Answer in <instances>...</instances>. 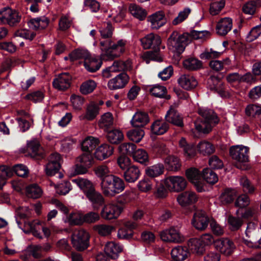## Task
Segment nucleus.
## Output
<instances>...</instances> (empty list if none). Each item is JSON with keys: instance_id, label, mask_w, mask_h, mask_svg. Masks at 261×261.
Here are the masks:
<instances>
[{"instance_id": "obj_1", "label": "nucleus", "mask_w": 261, "mask_h": 261, "mask_svg": "<svg viewBox=\"0 0 261 261\" xmlns=\"http://www.w3.org/2000/svg\"><path fill=\"white\" fill-rule=\"evenodd\" d=\"M101 38L99 40L101 56L105 60H112L120 57L126 50L127 41L120 39L113 42L111 37L113 27L110 23L104 24L99 29Z\"/></svg>"}, {"instance_id": "obj_2", "label": "nucleus", "mask_w": 261, "mask_h": 261, "mask_svg": "<svg viewBox=\"0 0 261 261\" xmlns=\"http://www.w3.org/2000/svg\"><path fill=\"white\" fill-rule=\"evenodd\" d=\"M100 187L105 196H113L124 190L125 184L121 178L112 174L101 180Z\"/></svg>"}, {"instance_id": "obj_3", "label": "nucleus", "mask_w": 261, "mask_h": 261, "mask_svg": "<svg viewBox=\"0 0 261 261\" xmlns=\"http://www.w3.org/2000/svg\"><path fill=\"white\" fill-rule=\"evenodd\" d=\"M205 251V247L197 238H192L188 240L186 246H180V261L186 259L190 256L191 252L201 255Z\"/></svg>"}, {"instance_id": "obj_4", "label": "nucleus", "mask_w": 261, "mask_h": 261, "mask_svg": "<svg viewBox=\"0 0 261 261\" xmlns=\"http://www.w3.org/2000/svg\"><path fill=\"white\" fill-rule=\"evenodd\" d=\"M89 233L85 229H75L71 236V244L76 250L83 251L89 246Z\"/></svg>"}, {"instance_id": "obj_5", "label": "nucleus", "mask_w": 261, "mask_h": 261, "mask_svg": "<svg viewBox=\"0 0 261 261\" xmlns=\"http://www.w3.org/2000/svg\"><path fill=\"white\" fill-rule=\"evenodd\" d=\"M19 13L9 7L4 8L0 11V20L3 23L14 26L20 21Z\"/></svg>"}, {"instance_id": "obj_6", "label": "nucleus", "mask_w": 261, "mask_h": 261, "mask_svg": "<svg viewBox=\"0 0 261 261\" xmlns=\"http://www.w3.org/2000/svg\"><path fill=\"white\" fill-rule=\"evenodd\" d=\"M186 175L188 180L194 186L198 192L204 191V182L202 179V174L194 167H191L186 171Z\"/></svg>"}, {"instance_id": "obj_7", "label": "nucleus", "mask_w": 261, "mask_h": 261, "mask_svg": "<svg viewBox=\"0 0 261 261\" xmlns=\"http://www.w3.org/2000/svg\"><path fill=\"white\" fill-rule=\"evenodd\" d=\"M249 148L243 145L231 146L229 153L232 159L240 163H246L249 161Z\"/></svg>"}, {"instance_id": "obj_8", "label": "nucleus", "mask_w": 261, "mask_h": 261, "mask_svg": "<svg viewBox=\"0 0 261 261\" xmlns=\"http://www.w3.org/2000/svg\"><path fill=\"white\" fill-rule=\"evenodd\" d=\"M123 210L122 207L117 204L110 203L105 205L101 212L102 218L110 220L117 218Z\"/></svg>"}, {"instance_id": "obj_9", "label": "nucleus", "mask_w": 261, "mask_h": 261, "mask_svg": "<svg viewBox=\"0 0 261 261\" xmlns=\"http://www.w3.org/2000/svg\"><path fill=\"white\" fill-rule=\"evenodd\" d=\"M93 162V157L90 152H85L76 159V171L77 174H84L87 171Z\"/></svg>"}, {"instance_id": "obj_10", "label": "nucleus", "mask_w": 261, "mask_h": 261, "mask_svg": "<svg viewBox=\"0 0 261 261\" xmlns=\"http://www.w3.org/2000/svg\"><path fill=\"white\" fill-rule=\"evenodd\" d=\"M210 221L205 212L202 210L197 211L194 214L192 224L197 230H205Z\"/></svg>"}, {"instance_id": "obj_11", "label": "nucleus", "mask_w": 261, "mask_h": 261, "mask_svg": "<svg viewBox=\"0 0 261 261\" xmlns=\"http://www.w3.org/2000/svg\"><path fill=\"white\" fill-rule=\"evenodd\" d=\"M131 68L130 62L129 61H123L121 60L116 61L113 64L104 69L102 72L103 76L105 77H109L111 76V72H116L129 70Z\"/></svg>"}, {"instance_id": "obj_12", "label": "nucleus", "mask_w": 261, "mask_h": 261, "mask_svg": "<svg viewBox=\"0 0 261 261\" xmlns=\"http://www.w3.org/2000/svg\"><path fill=\"white\" fill-rule=\"evenodd\" d=\"M128 81V75L125 72H121L109 81L108 87L112 90L122 89L126 85Z\"/></svg>"}, {"instance_id": "obj_13", "label": "nucleus", "mask_w": 261, "mask_h": 261, "mask_svg": "<svg viewBox=\"0 0 261 261\" xmlns=\"http://www.w3.org/2000/svg\"><path fill=\"white\" fill-rule=\"evenodd\" d=\"M215 246L218 251L226 256L231 255L235 248L233 242L227 238L216 240Z\"/></svg>"}, {"instance_id": "obj_14", "label": "nucleus", "mask_w": 261, "mask_h": 261, "mask_svg": "<svg viewBox=\"0 0 261 261\" xmlns=\"http://www.w3.org/2000/svg\"><path fill=\"white\" fill-rule=\"evenodd\" d=\"M141 45L143 48H153L156 49L161 43L160 37L156 34L150 33L140 39Z\"/></svg>"}, {"instance_id": "obj_15", "label": "nucleus", "mask_w": 261, "mask_h": 261, "mask_svg": "<svg viewBox=\"0 0 261 261\" xmlns=\"http://www.w3.org/2000/svg\"><path fill=\"white\" fill-rule=\"evenodd\" d=\"M198 199L196 194L192 192H185L180 194V212H184V207L188 206V211L192 210V204L195 203Z\"/></svg>"}, {"instance_id": "obj_16", "label": "nucleus", "mask_w": 261, "mask_h": 261, "mask_svg": "<svg viewBox=\"0 0 261 261\" xmlns=\"http://www.w3.org/2000/svg\"><path fill=\"white\" fill-rule=\"evenodd\" d=\"M71 76L66 72L59 74L53 81L54 88L59 90H65L70 86Z\"/></svg>"}, {"instance_id": "obj_17", "label": "nucleus", "mask_w": 261, "mask_h": 261, "mask_svg": "<svg viewBox=\"0 0 261 261\" xmlns=\"http://www.w3.org/2000/svg\"><path fill=\"white\" fill-rule=\"evenodd\" d=\"M148 21L150 23V27L152 29L157 30L166 23L167 19L164 12L163 11H159L149 16Z\"/></svg>"}, {"instance_id": "obj_18", "label": "nucleus", "mask_w": 261, "mask_h": 261, "mask_svg": "<svg viewBox=\"0 0 261 261\" xmlns=\"http://www.w3.org/2000/svg\"><path fill=\"white\" fill-rule=\"evenodd\" d=\"M162 241L167 242L178 243L179 240V232L178 227H171L163 230L160 233Z\"/></svg>"}, {"instance_id": "obj_19", "label": "nucleus", "mask_w": 261, "mask_h": 261, "mask_svg": "<svg viewBox=\"0 0 261 261\" xmlns=\"http://www.w3.org/2000/svg\"><path fill=\"white\" fill-rule=\"evenodd\" d=\"M94 210H98L105 203V198L102 195L95 190V188L89 192L86 196Z\"/></svg>"}, {"instance_id": "obj_20", "label": "nucleus", "mask_w": 261, "mask_h": 261, "mask_svg": "<svg viewBox=\"0 0 261 261\" xmlns=\"http://www.w3.org/2000/svg\"><path fill=\"white\" fill-rule=\"evenodd\" d=\"M168 49L174 53V56H179V34L178 32H173L168 40Z\"/></svg>"}, {"instance_id": "obj_21", "label": "nucleus", "mask_w": 261, "mask_h": 261, "mask_svg": "<svg viewBox=\"0 0 261 261\" xmlns=\"http://www.w3.org/2000/svg\"><path fill=\"white\" fill-rule=\"evenodd\" d=\"M166 120L175 125L179 126V112L178 104L171 106L165 115Z\"/></svg>"}, {"instance_id": "obj_22", "label": "nucleus", "mask_w": 261, "mask_h": 261, "mask_svg": "<svg viewBox=\"0 0 261 261\" xmlns=\"http://www.w3.org/2000/svg\"><path fill=\"white\" fill-rule=\"evenodd\" d=\"M149 121L148 115L145 112H137L130 120V124L135 127H141L146 125Z\"/></svg>"}, {"instance_id": "obj_23", "label": "nucleus", "mask_w": 261, "mask_h": 261, "mask_svg": "<svg viewBox=\"0 0 261 261\" xmlns=\"http://www.w3.org/2000/svg\"><path fill=\"white\" fill-rule=\"evenodd\" d=\"M114 148L113 146L103 144L99 146L95 151V157L99 161H102L110 157L113 153Z\"/></svg>"}, {"instance_id": "obj_24", "label": "nucleus", "mask_w": 261, "mask_h": 261, "mask_svg": "<svg viewBox=\"0 0 261 261\" xmlns=\"http://www.w3.org/2000/svg\"><path fill=\"white\" fill-rule=\"evenodd\" d=\"M198 113L207 121L212 124L215 125L219 122L217 114L214 111L205 108H200L198 110Z\"/></svg>"}, {"instance_id": "obj_25", "label": "nucleus", "mask_w": 261, "mask_h": 261, "mask_svg": "<svg viewBox=\"0 0 261 261\" xmlns=\"http://www.w3.org/2000/svg\"><path fill=\"white\" fill-rule=\"evenodd\" d=\"M106 254L112 259H116L122 251V247L113 242L107 243L104 249Z\"/></svg>"}, {"instance_id": "obj_26", "label": "nucleus", "mask_w": 261, "mask_h": 261, "mask_svg": "<svg viewBox=\"0 0 261 261\" xmlns=\"http://www.w3.org/2000/svg\"><path fill=\"white\" fill-rule=\"evenodd\" d=\"M184 67L189 71H197L203 68L202 61L195 57H190L182 62Z\"/></svg>"}, {"instance_id": "obj_27", "label": "nucleus", "mask_w": 261, "mask_h": 261, "mask_svg": "<svg viewBox=\"0 0 261 261\" xmlns=\"http://www.w3.org/2000/svg\"><path fill=\"white\" fill-rule=\"evenodd\" d=\"M49 19L45 16L36 17L31 19L29 22L28 24L30 29L40 31L45 29L48 25Z\"/></svg>"}, {"instance_id": "obj_28", "label": "nucleus", "mask_w": 261, "mask_h": 261, "mask_svg": "<svg viewBox=\"0 0 261 261\" xmlns=\"http://www.w3.org/2000/svg\"><path fill=\"white\" fill-rule=\"evenodd\" d=\"M180 148H182L183 156L186 160L193 158L196 154L194 145L192 144H188L184 138H180Z\"/></svg>"}, {"instance_id": "obj_29", "label": "nucleus", "mask_w": 261, "mask_h": 261, "mask_svg": "<svg viewBox=\"0 0 261 261\" xmlns=\"http://www.w3.org/2000/svg\"><path fill=\"white\" fill-rule=\"evenodd\" d=\"M72 181L80 188L85 196L95 189L93 183L87 179L77 178L72 179Z\"/></svg>"}, {"instance_id": "obj_30", "label": "nucleus", "mask_w": 261, "mask_h": 261, "mask_svg": "<svg viewBox=\"0 0 261 261\" xmlns=\"http://www.w3.org/2000/svg\"><path fill=\"white\" fill-rule=\"evenodd\" d=\"M232 26L231 19L230 18H224L217 24V33L220 36H225L230 31Z\"/></svg>"}, {"instance_id": "obj_31", "label": "nucleus", "mask_w": 261, "mask_h": 261, "mask_svg": "<svg viewBox=\"0 0 261 261\" xmlns=\"http://www.w3.org/2000/svg\"><path fill=\"white\" fill-rule=\"evenodd\" d=\"M99 108L98 106L93 102L88 106L86 112L80 116V120H92L98 114Z\"/></svg>"}, {"instance_id": "obj_32", "label": "nucleus", "mask_w": 261, "mask_h": 261, "mask_svg": "<svg viewBox=\"0 0 261 261\" xmlns=\"http://www.w3.org/2000/svg\"><path fill=\"white\" fill-rule=\"evenodd\" d=\"M151 94L156 97L169 99L171 97L167 94V89L165 87L159 84L152 86L149 89Z\"/></svg>"}, {"instance_id": "obj_33", "label": "nucleus", "mask_w": 261, "mask_h": 261, "mask_svg": "<svg viewBox=\"0 0 261 261\" xmlns=\"http://www.w3.org/2000/svg\"><path fill=\"white\" fill-rule=\"evenodd\" d=\"M197 85L196 79L190 74H184L180 76V87L183 89L190 90Z\"/></svg>"}, {"instance_id": "obj_34", "label": "nucleus", "mask_w": 261, "mask_h": 261, "mask_svg": "<svg viewBox=\"0 0 261 261\" xmlns=\"http://www.w3.org/2000/svg\"><path fill=\"white\" fill-rule=\"evenodd\" d=\"M140 175V170L136 166L129 167L124 173V179L128 182H134L139 178Z\"/></svg>"}, {"instance_id": "obj_35", "label": "nucleus", "mask_w": 261, "mask_h": 261, "mask_svg": "<svg viewBox=\"0 0 261 261\" xmlns=\"http://www.w3.org/2000/svg\"><path fill=\"white\" fill-rule=\"evenodd\" d=\"M237 196L236 190L231 188H225L222 192L219 199L223 204L231 203Z\"/></svg>"}, {"instance_id": "obj_36", "label": "nucleus", "mask_w": 261, "mask_h": 261, "mask_svg": "<svg viewBox=\"0 0 261 261\" xmlns=\"http://www.w3.org/2000/svg\"><path fill=\"white\" fill-rule=\"evenodd\" d=\"M168 128V124L163 120L155 121L151 126L152 133L157 135L164 134L167 131Z\"/></svg>"}, {"instance_id": "obj_37", "label": "nucleus", "mask_w": 261, "mask_h": 261, "mask_svg": "<svg viewBox=\"0 0 261 261\" xmlns=\"http://www.w3.org/2000/svg\"><path fill=\"white\" fill-rule=\"evenodd\" d=\"M99 143L97 138L92 136L86 138L81 143L82 150L84 152H91Z\"/></svg>"}, {"instance_id": "obj_38", "label": "nucleus", "mask_w": 261, "mask_h": 261, "mask_svg": "<svg viewBox=\"0 0 261 261\" xmlns=\"http://www.w3.org/2000/svg\"><path fill=\"white\" fill-rule=\"evenodd\" d=\"M129 11L133 16L140 20H144L147 15L145 10L135 4L129 5Z\"/></svg>"}, {"instance_id": "obj_39", "label": "nucleus", "mask_w": 261, "mask_h": 261, "mask_svg": "<svg viewBox=\"0 0 261 261\" xmlns=\"http://www.w3.org/2000/svg\"><path fill=\"white\" fill-rule=\"evenodd\" d=\"M91 55L86 49L78 48L72 51L69 55V58L73 61L77 59H84V61L88 60Z\"/></svg>"}, {"instance_id": "obj_40", "label": "nucleus", "mask_w": 261, "mask_h": 261, "mask_svg": "<svg viewBox=\"0 0 261 261\" xmlns=\"http://www.w3.org/2000/svg\"><path fill=\"white\" fill-rule=\"evenodd\" d=\"M108 141L112 144H118L124 138L122 132L118 129H114L109 131L107 135Z\"/></svg>"}, {"instance_id": "obj_41", "label": "nucleus", "mask_w": 261, "mask_h": 261, "mask_svg": "<svg viewBox=\"0 0 261 261\" xmlns=\"http://www.w3.org/2000/svg\"><path fill=\"white\" fill-rule=\"evenodd\" d=\"M202 179L207 183L214 185L218 180V177L217 174L212 169L206 168L203 169L202 173Z\"/></svg>"}, {"instance_id": "obj_42", "label": "nucleus", "mask_w": 261, "mask_h": 261, "mask_svg": "<svg viewBox=\"0 0 261 261\" xmlns=\"http://www.w3.org/2000/svg\"><path fill=\"white\" fill-rule=\"evenodd\" d=\"M165 185L169 190L178 192L179 191V177L170 176L165 180Z\"/></svg>"}, {"instance_id": "obj_43", "label": "nucleus", "mask_w": 261, "mask_h": 261, "mask_svg": "<svg viewBox=\"0 0 261 261\" xmlns=\"http://www.w3.org/2000/svg\"><path fill=\"white\" fill-rule=\"evenodd\" d=\"M164 165L168 171H177L179 168V159L174 155L169 156L165 159Z\"/></svg>"}, {"instance_id": "obj_44", "label": "nucleus", "mask_w": 261, "mask_h": 261, "mask_svg": "<svg viewBox=\"0 0 261 261\" xmlns=\"http://www.w3.org/2000/svg\"><path fill=\"white\" fill-rule=\"evenodd\" d=\"M195 128L200 133L208 134L212 129L213 124L204 120L197 119L195 122Z\"/></svg>"}, {"instance_id": "obj_45", "label": "nucleus", "mask_w": 261, "mask_h": 261, "mask_svg": "<svg viewBox=\"0 0 261 261\" xmlns=\"http://www.w3.org/2000/svg\"><path fill=\"white\" fill-rule=\"evenodd\" d=\"M126 11L122 6H118L111 11L108 17H111L114 21L120 22L125 16Z\"/></svg>"}, {"instance_id": "obj_46", "label": "nucleus", "mask_w": 261, "mask_h": 261, "mask_svg": "<svg viewBox=\"0 0 261 261\" xmlns=\"http://www.w3.org/2000/svg\"><path fill=\"white\" fill-rule=\"evenodd\" d=\"M164 167L162 164H156L147 167L145 170V173L149 177H157L164 172Z\"/></svg>"}, {"instance_id": "obj_47", "label": "nucleus", "mask_w": 261, "mask_h": 261, "mask_svg": "<svg viewBox=\"0 0 261 261\" xmlns=\"http://www.w3.org/2000/svg\"><path fill=\"white\" fill-rule=\"evenodd\" d=\"M227 223L229 229L236 231L241 228L243 224V221L242 218L229 216L227 218Z\"/></svg>"}, {"instance_id": "obj_48", "label": "nucleus", "mask_w": 261, "mask_h": 261, "mask_svg": "<svg viewBox=\"0 0 261 261\" xmlns=\"http://www.w3.org/2000/svg\"><path fill=\"white\" fill-rule=\"evenodd\" d=\"M101 65V61L90 57L86 61H84L85 68L89 71L93 72L98 70Z\"/></svg>"}, {"instance_id": "obj_49", "label": "nucleus", "mask_w": 261, "mask_h": 261, "mask_svg": "<svg viewBox=\"0 0 261 261\" xmlns=\"http://www.w3.org/2000/svg\"><path fill=\"white\" fill-rule=\"evenodd\" d=\"M28 150L31 151V155L33 158L36 156H41V148L39 142L36 140H33L27 143Z\"/></svg>"}, {"instance_id": "obj_50", "label": "nucleus", "mask_w": 261, "mask_h": 261, "mask_svg": "<svg viewBox=\"0 0 261 261\" xmlns=\"http://www.w3.org/2000/svg\"><path fill=\"white\" fill-rule=\"evenodd\" d=\"M231 64V61L228 58H226L222 61L212 60L209 63L210 67L216 71L222 70L225 65L229 66Z\"/></svg>"}, {"instance_id": "obj_51", "label": "nucleus", "mask_w": 261, "mask_h": 261, "mask_svg": "<svg viewBox=\"0 0 261 261\" xmlns=\"http://www.w3.org/2000/svg\"><path fill=\"white\" fill-rule=\"evenodd\" d=\"M199 152L203 155H210L215 151L214 146L205 141L199 142L197 145Z\"/></svg>"}, {"instance_id": "obj_52", "label": "nucleus", "mask_w": 261, "mask_h": 261, "mask_svg": "<svg viewBox=\"0 0 261 261\" xmlns=\"http://www.w3.org/2000/svg\"><path fill=\"white\" fill-rule=\"evenodd\" d=\"M42 193V190L37 185L33 184L26 187V194L29 197L38 198L41 196Z\"/></svg>"}, {"instance_id": "obj_53", "label": "nucleus", "mask_w": 261, "mask_h": 261, "mask_svg": "<svg viewBox=\"0 0 261 261\" xmlns=\"http://www.w3.org/2000/svg\"><path fill=\"white\" fill-rule=\"evenodd\" d=\"M144 131L142 129H133L127 132V136L133 142H139L144 136Z\"/></svg>"}, {"instance_id": "obj_54", "label": "nucleus", "mask_w": 261, "mask_h": 261, "mask_svg": "<svg viewBox=\"0 0 261 261\" xmlns=\"http://www.w3.org/2000/svg\"><path fill=\"white\" fill-rule=\"evenodd\" d=\"M135 161L141 164H146L148 162V155L147 152L142 149L135 150L133 155Z\"/></svg>"}, {"instance_id": "obj_55", "label": "nucleus", "mask_w": 261, "mask_h": 261, "mask_svg": "<svg viewBox=\"0 0 261 261\" xmlns=\"http://www.w3.org/2000/svg\"><path fill=\"white\" fill-rule=\"evenodd\" d=\"M207 82L210 89L218 91V92L221 96H223L224 91L222 89L218 91V86L221 82L220 80L218 77L215 75H211L207 79Z\"/></svg>"}, {"instance_id": "obj_56", "label": "nucleus", "mask_w": 261, "mask_h": 261, "mask_svg": "<svg viewBox=\"0 0 261 261\" xmlns=\"http://www.w3.org/2000/svg\"><path fill=\"white\" fill-rule=\"evenodd\" d=\"M94 172L96 175L99 178L103 180L107 176L112 175L109 167L106 165H101L97 166L94 169Z\"/></svg>"}, {"instance_id": "obj_57", "label": "nucleus", "mask_w": 261, "mask_h": 261, "mask_svg": "<svg viewBox=\"0 0 261 261\" xmlns=\"http://www.w3.org/2000/svg\"><path fill=\"white\" fill-rule=\"evenodd\" d=\"M152 185L151 180L148 178H144L138 182L137 187L141 192L147 193L152 189Z\"/></svg>"}, {"instance_id": "obj_58", "label": "nucleus", "mask_w": 261, "mask_h": 261, "mask_svg": "<svg viewBox=\"0 0 261 261\" xmlns=\"http://www.w3.org/2000/svg\"><path fill=\"white\" fill-rule=\"evenodd\" d=\"M113 123V117L112 113H106L101 116L99 120V126L101 128L107 129Z\"/></svg>"}, {"instance_id": "obj_59", "label": "nucleus", "mask_w": 261, "mask_h": 261, "mask_svg": "<svg viewBox=\"0 0 261 261\" xmlns=\"http://www.w3.org/2000/svg\"><path fill=\"white\" fill-rule=\"evenodd\" d=\"M96 84L93 80H88L84 82L80 87V91L83 94L91 93L95 89Z\"/></svg>"}, {"instance_id": "obj_60", "label": "nucleus", "mask_w": 261, "mask_h": 261, "mask_svg": "<svg viewBox=\"0 0 261 261\" xmlns=\"http://www.w3.org/2000/svg\"><path fill=\"white\" fill-rule=\"evenodd\" d=\"M240 184L244 192L252 194L254 192L255 188L250 180L246 176L242 177L240 179Z\"/></svg>"}, {"instance_id": "obj_61", "label": "nucleus", "mask_w": 261, "mask_h": 261, "mask_svg": "<svg viewBox=\"0 0 261 261\" xmlns=\"http://www.w3.org/2000/svg\"><path fill=\"white\" fill-rule=\"evenodd\" d=\"M119 149L122 155H133L136 150V146L132 143H124L119 146Z\"/></svg>"}, {"instance_id": "obj_62", "label": "nucleus", "mask_w": 261, "mask_h": 261, "mask_svg": "<svg viewBox=\"0 0 261 261\" xmlns=\"http://www.w3.org/2000/svg\"><path fill=\"white\" fill-rule=\"evenodd\" d=\"M93 229L100 235L106 236L111 233L112 230L114 229V227L111 225L100 224L95 225L93 227Z\"/></svg>"}, {"instance_id": "obj_63", "label": "nucleus", "mask_w": 261, "mask_h": 261, "mask_svg": "<svg viewBox=\"0 0 261 261\" xmlns=\"http://www.w3.org/2000/svg\"><path fill=\"white\" fill-rule=\"evenodd\" d=\"M250 200L246 194H241L237 197L234 203L236 207L243 208L247 207L250 204Z\"/></svg>"}, {"instance_id": "obj_64", "label": "nucleus", "mask_w": 261, "mask_h": 261, "mask_svg": "<svg viewBox=\"0 0 261 261\" xmlns=\"http://www.w3.org/2000/svg\"><path fill=\"white\" fill-rule=\"evenodd\" d=\"M244 243L250 248H261V237L260 233L253 237L251 239H244Z\"/></svg>"}]
</instances>
